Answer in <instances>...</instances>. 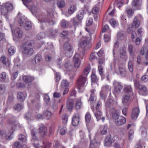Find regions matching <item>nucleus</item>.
I'll list each match as a JSON object with an SVG mask.
<instances>
[{"instance_id":"obj_1","label":"nucleus","mask_w":148,"mask_h":148,"mask_svg":"<svg viewBox=\"0 0 148 148\" xmlns=\"http://www.w3.org/2000/svg\"><path fill=\"white\" fill-rule=\"evenodd\" d=\"M34 43V41L32 40H29L23 43L22 47L23 53L28 57L33 55L34 51L33 46Z\"/></svg>"},{"instance_id":"obj_2","label":"nucleus","mask_w":148,"mask_h":148,"mask_svg":"<svg viewBox=\"0 0 148 148\" xmlns=\"http://www.w3.org/2000/svg\"><path fill=\"white\" fill-rule=\"evenodd\" d=\"M13 8L12 4L10 3H4L0 6V10L1 13L4 15H7L9 12L12 10Z\"/></svg>"},{"instance_id":"obj_3","label":"nucleus","mask_w":148,"mask_h":148,"mask_svg":"<svg viewBox=\"0 0 148 148\" xmlns=\"http://www.w3.org/2000/svg\"><path fill=\"white\" fill-rule=\"evenodd\" d=\"M88 81L87 77L82 75H80L77 80V85L79 90L83 89L86 86V84Z\"/></svg>"},{"instance_id":"obj_4","label":"nucleus","mask_w":148,"mask_h":148,"mask_svg":"<svg viewBox=\"0 0 148 148\" xmlns=\"http://www.w3.org/2000/svg\"><path fill=\"white\" fill-rule=\"evenodd\" d=\"M90 39L86 37H82L80 39V42L79 43V46L84 49V50L90 48L91 45L90 43Z\"/></svg>"},{"instance_id":"obj_5","label":"nucleus","mask_w":148,"mask_h":148,"mask_svg":"<svg viewBox=\"0 0 148 148\" xmlns=\"http://www.w3.org/2000/svg\"><path fill=\"white\" fill-rule=\"evenodd\" d=\"M31 131L32 137V141L34 147L36 148H38L39 143H38V139L36 136L37 132L36 131V130L34 129H32L31 130Z\"/></svg>"},{"instance_id":"obj_6","label":"nucleus","mask_w":148,"mask_h":148,"mask_svg":"<svg viewBox=\"0 0 148 148\" xmlns=\"http://www.w3.org/2000/svg\"><path fill=\"white\" fill-rule=\"evenodd\" d=\"M38 132L41 137H44L47 134V129L43 124H41L39 125Z\"/></svg>"},{"instance_id":"obj_7","label":"nucleus","mask_w":148,"mask_h":148,"mask_svg":"<svg viewBox=\"0 0 148 148\" xmlns=\"http://www.w3.org/2000/svg\"><path fill=\"white\" fill-rule=\"evenodd\" d=\"M84 12L83 11H81L79 12L78 14L76 17V19L78 20L77 21L75 18L73 19V24L75 26L78 25L79 23L81 22L84 17Z\"/></svg>"},{"instance_id":"obj_8","label":"nucleus","mask_w":148,"mask_h":148,"mask_svg":"<svg viewBox=\"0 0 148 148\" xmlns=\"http://www.w3.org/2000/svg\"><path fill=\"white\" fill-rule=\"evenodd\" d=\"M138 88L139 90V93H140L142 95H148V89L145 85L142 84L139 85Z\"/></svg>"},{"instance_id":"obj_9","label":"nucleus","mask_w":148,"mask_h":148,"mask_svg":"<svg viewBox=\"0 0 148 148\" xmlns=\"http://www.w3.org/2000/svg\"><path fill=\"white\" fill-rule=\"evenodd\" d=\"M113 84L114 86V92L117 93H120L122 89L123 86L120 83L116 81H114Z\"/></svg>"},{"instance_id":"obj_10","label":"nucleus","mask_w":148,"mask_h":148,"mask_svg":"<svg viewBox=\"0 0 148 148\" xmlns=\"http://www.w3.org/2000/svg\"><path fill=\"white\" fill-rule=\"evenodd\" d=\"M142 3V0H133L132 2V7L134 10H139Z\"/></svg>"},{"instance_id":"obj_11","label":"nucleus","mask_w":148,"mask_h":148,"mask_svg":"<svg viewBox=\"0 0 148 148\" xmlns=\"http://www.w3.org/2000/svg\"><path fill=\"white\" fill-rule=\"evenodd\" d=\"M80 57L78 53L75 54L73 57V60L75 68H77L80 65V62L79 60Z\"/></svg>"},{"instance_id":"obj_12","label":"nucleus","mask_w":148,"mask_h":148,"mask_svg":"<svg viewBox=\"0 0 148 148\" xmlns=\"http://www.w3.org/2000/svg\"><path fill=\"white\" fill-rule=\"evenodd\" d=\"M126 121L125 118L122 116H120L119 118L116 120L115 124L118 126H121L124 124Z\"/></svg>"},{"instance_id":"obj_13","label":"nucleus","mask_w":148,"mask_h":148,"mask_svg":"<svg viewBox=\"0 0 148 148\" xmlns=\"http://www.w3.org/2000/svg\"><path fill=\"white\" fill-rule=\"evenodd\" d=\"M139 112L140 110L138 108H134L131 115L132 118L134 120H136L138 117Z\"/></svg>"},{"instance_id":"obj_14","label":"nucleus","mask_w":148,"mask_h":148,"mask_svg":"<svg viewBox=\"0 0 148 148\" xmlns=\"http://www.w3.org/2000/svg\"><path fill=\"white\" fill-rule=\"evenodd\" d=\"M104 61V60L103 58H99L98 60L99 65H98V71H99V74L101 76L103 75V67L101 65V64H103Z\"/></svg>"},{"instance_id":"obj_15","label":"nucleus","mask_w":148,"mask_h":148,"mask_svg":"<svg viewBox=\"0 0 148 148\" xmlns=\"http://www.w3.org/2000/svg\"><path fill=\"white\" fill-rule=\"evenodd\" d=\"M124 92L126 94L132 95V89L131 85H125L123 88Z\"/></svg>"},{"instance_id":"obj_16","label":"nucleus","mask_w":148,"mask_h":148,"mask_svg":"<svg viewBox=\"0 0 148 148\" xmlns=\"http://www.w3.org/2000/svg\"><path fill=\"white\" fill-rule=\"evenodd\" d=\"M42 59V56L40 54H37L35 55L34 58L32 60V63L35 64L39 63L40 62Z\"/></svg>"},{"instance_id":"obj_17","label":"nucleus","mask_w":148,"mask_h":148,"mask_svg":"<svg viewBox=\"0 0 148 148\" xmlns=\"http://www.w3.org/2000/svg\"><path fill=\"white\" fill-rule=\"evenodd\" d=\"M73 101L71 99H68L66 103L67 109L70 111H71L73 108Z\"/></svg>"},{"instance_id":"obj_18","label":"nucleus","mask_w":148,"mask_h":148,"mask_svg":"<svg viewBox=\"0 0 148 148\" xmlns=\"http://www.w3.org/2000/svg\"><path fill=\"white\" fill-rule=\"evenodd\" d=\"M17 97L18 99L20 101H24L26 97V95L24 94L22 92H19L17 94Z\"/></svg>"},{"instance_id":"obj_19","label":"nucleus","mask_w":148,"mask_h":148,"mask_svg":"<svg viewBox=\"0 0 148 148\" xmlns=\"http://www.w3.org/2000/svg\"><path fill=\"white\" fill-rule=\"evenodd\" d=\"M112 117L113 119L116 120L117 119L119 118L121 116L119 115V110H116L114 108L112 109Z\"/></svg>"},{"instance_id":"obj_20","label":"nucleus","mask_w":148,"mask_h":148,"mask_svg":"<svg viewBox=\"0 0 148 148\" xmlns=\"http://www.w3.org/2000/svg\"><path fill=\"white\" fill-rule=\"evenodd\" d=\"M79 117L78 115H74L72 118V123L74 126H77L79 122Z\"/></svg>"},{"instance_id":"obj_21","label":"nucleus","mask_w":148,"mask_h":148,"mask_svg":"<svg viewBox=\"0 0 148 148\" xmlns=\"http://www.w3.org/2000/svg\"><path fill=\"white\" fill-rule=\"evenodd\" d=\"M99 144L97 143L95 139L91 140L90 144V148H99Z\"/></svg>"},{"instance_id":"obj_22","label":"nucleus","mask_w":148,"mask_h":148,"mask_svg":"<svg viewBox=\"0 0 148 148\" xmlns=\"http://www.w3.org/2000/svg\"><path fill=\"white\" fill-rule=\"evenodd\" d=\"M118 39L120 40L125 39L126 38L125 33L123 31H119L117 34Z\"/></svg>"},{"instance_id":"obj_23","label":"nucleus","mask_w":148,"mask_h":148,"mask_svg":"<svg viewBox=\"0 0 148 148\" xmlns=\"http://www.w3.org/2000/svg\"><path fill=\"white\" fill-rule=\"evenodd\" d=\"M23 80L27 83H30L34 80L33 77L29 75H24L23 77Z\"/></svg>"},{"instance_id":"obj_24","label":"nucleus","mask_w":148,"mask_h":148,"mask_svg":"<svg viewBox=\"0 0 148 148\" xmlns=\"http://www.w3.org/2000/svg\"><path fill=\"white\" fill-rule=\"evenodd\" d=\"M112 141L111 137L110 136H108L106 137L105 140V145L106 146H108L110 145Z\"/></svg>"},{"instance_id":"obj_25","label":"nucleus","mask_w":148,"mask_h":148,"mask_svg":"<svg viewBox=\"0 0 148 148\" xmlns=\"http://www.w3.org/2000/svg\"><path fill=\"white\" fill-rule=\"evenodd\" d=\"M1 61L4 64L7 66L10 64V61L4 56H3L1 58Z\"/></svg>"},{"instance_id":"obj_26","label":"nucleus","mask_w":148,"mask_h":148,"mask_svg":"<svg viewBox=\"0 0 148 148\" xmlns=\"http://www.w3.org/2000/svg\"><path fill=\"white\" fill-rule=\"evenodd\" d=\"M131 95L126 94L124 95L122 98V102L123 103L125 104L129 103V99Z\"/></svg>"},{"instance_id":"obj_27","label":"nucleus","mask_w":148,"mask_h":148,"mask_svg":"<svg viewBox=\"0 0 148 148\" xmlns=\"http://www.w3.org/2000/svg\"><path fill=\"white\" fill-rule=\"evenodd\" d=\"M14 34L17 37L21 38L23 36V32L19 28H17L15 30Z\"/></svg>"},{"instance_id":"obj_28","label":"nucleus","mask_w":148,"mask_h":148,"mask_svg":"<svg viewBox=\"0 0 148 148\" xmlns=\"http://www.w3.org/2000/svg\"><path fill=\"white\" fill-rule=\"evenodd\" d=\"M23 104L20 103H18L15 105L13 107L14 109L18 111H20L21 110L23 109Z\"/></svg>"},{"instance_id":"obj_29","label":"nucleus","mask_w":148,"mask_h":148,"mask_svg":"<svg viewBox=\"0 0 148 148\" xmlns=\"http://www.w3.org/2000/svg\"><path fill=\"white\" fill-rule=\"evenodd\" d=\"M140 21L138 20L137 18L135 17L133 20L132 26L135 28H138L140 25Z\"/></svg>"},{"instance_id":"obj_30","label":"nucleus","mask_w":148,"mask_h":148,"mask_svg":"<svg viewBox=\"0 0 148 148\" xmlns=\"http://www.w3.org/2000/svg\"><path fill=\"white\" fill-rule=\"evenodd\" d=\"M94 112L95 116L97 121H98L101 119V117L102 115V113L100 110H95Z\"/></svg>"},{"instance_id":"obj_31","label":"nucleus","mask_w":148,"mask_h":148,"mask_svg":"<svg viewBox=\"0 0 148 148\" xmlns=\"http://www.w3.org/2000/svg\"><path fill=\"white\" fill-rule=\"evenodd\" d=\"M44 114L47 119H51L52 116V113L51 112L47 110L44 111Z\"/></svg>"},{"instance_id":"obj_32","label":"nucleus","mask_w":148,"mask_h":148,"mask_svg":"<svg viewBox=\"0 0 148 148\" xmlns=\"http://www.w3.org/2000/svg\"><path fill=\"white\" fill-rule=\"evenodd\" d=\"M57 5L59 8H62L64 7L65 6L64 0H58Z\"/></svg>"},{"instance_id":"obj_33","label":"nucleus","mask_w":148,"mask_h":148,"mask_svg":"<svg viewBox=\"0 0 148 148\" xmlns=\"http://www.w3.org/2000/svg\"><path fill=\"white\" fill-rule=\"evenodd\" d=\"M8 123L12 125L13 127L16 126H20V124L18 122L15 120H9Z\"/></svg>"},{"instance_id":"obj_34","label":"nucleus","mask_w":148,"mask_h":148,"mask_svg":"<svg viewBox=\"0 0 148 148\" xmlns=\"http://www.w3.org/2000/svg\"><path fill=\"white\" fill-rule=\"evenodd\" d=\"M22 26L24 27V28L26 30L29 29L32 27L31 23L30 21H27L23 24Z\"/></svg>"},{"instance_id":"obj_35","label":"nucleus","mask_w":148,"mask_h":148,"mask_svg":"<svg viewBox=\"0 0 148 148\" xmlns=\"http://www.w3.org/2000/svg\"><path fill=\"white\" fill-rule=\"evenodd\" d=\"M119 73L122 77H124L126 75V72L125 69L122 67H119Z\"/></svg>"},{"instance_id":"obj_36","label":"nucleus","mask_w":148,"mask_h":148,"mask_svg":"<svg viewBox=\"0 0 148 148\" xmlns=\"http://www.w3.org/2000/svg\"><path fill=\"white\" fill-rule=\"evenodd\" d=\"M18 139L23 143H25L27 141V137L23 134H21L18 136Z\"/></svg>"},{"instance_id":"obj_37","label":"nucleus","mask_w":148,"mask_h":148,"mask_svg":"<svg viewBox=\"0 0 148 148\" xmlns=\"http://www.w3.org/2000/svg\"><path fill=\"white\" fill-rule=\"evenodd\" d=\"M76 9L77 8L76 6L73 5H72L68 10L69 15H70L73 14L76 10Z\"/></svg>"},{"instance_id":"obj_38","label":"nucleus","mask_w":148,"mask_h":148,"mask_svg":"<svg viewBox=\"0 0 148 148\" xmlns=\"http://www.w3.org/2000/svg\"><path fill=\"white\" fill-rule=\"evenodd\" d=\"M126 51V48L125 47H122L121 49L120 50V56L122 58H123L125 56Z\"/></svg>"},{"instance_id":"obj_39","label":"nucleus","mask_w":148,"mask_h":148,"mask_svg":"<svg viewBox=\"0 0 148 148\" xmlns=\"http://www.w3.org/2000/svg\"><path fill=\"white\" fill-rule=\"evenodd\" d=\"M64 50H73V48L71 45L69 43H65L64 45Z\"/></svg>"},{"instance_id":"obj_40","label":"nucleus","mask_w":148,"mask_h":148,"mask_svg":"<svg viewBox=\"0 0 148 148\" xmlns=\"http://www.w3.org/2000/svg\"><path fill=\"white\" fill-rule=\"evenodd\" d=\"M127 16L129 18L131 17L134 13V11L132 9L127 8L126 9Z\"/></svg>"},{"instance_id":"obj_41","label":"nucleus","mask_w":148,"mask_h":148,"mask_svg":"<svg viewBox=\"0 0 148 148\" xmlns=\"http://www.w3.org/2000/svg\"><path fill=\"white\" fill-rule=\"evenodd\" d=\"M121 146L119 142L114 143V147L115 148H121V146L123 147L124 145V141L123 139L121 141Z\"/></svg>"},{"instance_id":"obj_42","label":"nucleus","mask_w":148,"mask_h":148,"mask_svg":"<svg viewBox=\"0 0 148 148\" xmlns=\"http://www.w3.org/2000/svg\"><path fill=\"white\" fill-rule=\"evenodd\" d=\"M61 26L63 28H66L68 27V23L64 20H62L61 22Z\"/></svg>"},{"instance_id":"obj_43","label":"nucleus","mask_w":148,"mask_h":148,"mask_svg":"<svg viewBox=\"0 0 148 148\" xmlns=\"http://www.w3.org/2000/svg\"><path fill=\"white\" fill-rule=\"evenodd\" d=\"M73 51L71 50V49L70 51L64 50V53L66 56L67 57H70L72 55Z\"/></svg>"},{"instance_id":"obj_44","label":"nucleus","mask_w":148,"mask_h":148,"mask_svg":"<svg viewBox=\"0 0 148 148\" xmlns=\"http://www.w3.org/2000/svg\"><path fill=\"white\" fill-rule=\"evenodd\" d=\"M6 77V74L5 72H2L1 74H0V81H4Z\"/></svg>"},{"instance_id":"obj_45","label":"nucleus","mask_w":148,"mask_h":148,"mask_svg":"<svg viewBox=\"0 0 148 148\" xmlns=\"http://www.w3.org/2000/svg\"><path fill=\"white\" fill-rule=\"evenodd\" d=\"M49 35L54 36L57 35L58 33V31L56 29L51 30L49 31Z\"/></svg>"},{"instance_id":"obj_46","label":"nucleus","mask_w":148,"mask_h":148,"mask_svg":"<svg viewBox=\"0 0 148 148\" xmlns=\"http://www.w3.org/2000/svg\"><path fill=\"white\" fill-rule=\"evenodd\" d=\"M140 52L141 54L143 55L145 54V53H148V46H146L142 48Z\"/></svg>"},{"instance_id":"obj_47","label":"nucleus","mask_w":148,"mask_h":148,"mask_svg":"<svg viewBox=\"0 0 148 148\" xmlns=\"http://www.w3.org/2000/svg\"><path fill=\"white\" fill-rule=\"evenodd\" d=\"M90 71V68L88 67H87L85 68L83 73L82 75L87 77Z\"/></svg>"},{"instance_id":"obj_48","label":"nucleus","mask_w":148,"mask_h":148,"mask_svg":"<svg viewBox=\"0 0 148 148\" xmlns=\"http://www.w3.org/2000/svg\"><path fill=\"white\" fill-rule=\"evenodd\" d=\"M85 121L86 123H88L90 122V119L91 115L89 112H87L85 116Z\"/></svg>"},{"instance_id":"obj_49","label":"nucleus","mask_w":148,"mask_h":148,"mask_svg":"<svg viewBox=\"0 0 148 148\" xmlns=\"http://www.w3.org/2000/svg\"><path fill=\"white\" fill-rule=\"evenodd\" d=\"M128 67L130 71V72H132L133 71V66L132 61H129L128 63Z\"/></svg>"},{"instance_id":"obj_50","label":"nucleus","mask_w":148,"mask_h":148,"mask_svg":"<svg viewBox=\"0 0 148 148\" xmlns=\"http://www.w3.org/2000/svg\"><path fill=\"white\" fill-rule=\"evenodd\" d=\"M101 102L99 101L97 103V104L96 107L93 108L92 109L93 111L94 112H95V110H99V108L100 107H101Z\"/></svg>"},{"instance_id":"obj_51","label":"nucleus","mask_w":148,"mask_h":148,"mask_svg":"<svg viewBox=\"0 0 148 148\" xmlns=\"http://www.w3.org/2000/svg\"><path fill=\"white\" fill-rule=\"evenodd\" d=\"M45 36V33L42 32L38 34L37 36V38L38 39L40 40L43 38Z\"/></svg>"},{"instance_id":"obj_52","label":"nucleus","mask_w":148,"mask_h":148,"mask_svg":"<svg viewBox=\"0 0 148 148\" xmlns=\"http://www.w3.org/2000/svg\"><path fill=\"white\" fill-rule=\"evenodd\" d=\"M15 48L14 47H10L8 49L9 53L10 55H13L15 51Z\"/></svg>"},{"instance_id":"obj_53","label":"nucleus","mask_w":148,"mask_h":148,"mask_svg":"<svg viewBox=\"0 0 148 148\" xmlns=\"http://www.w3.org/2000/svg\"><path fill=\"white\" fill-rule=\"evenodd\" d=\"M108 127L107 126H105L101 131V133L102 135L106 134L107 132Z\"/></svg>"},{"instance_id":"obj_54","label":"nucleus","mask_w":148,"mask_h":148,"mask_svg":"<svg viewBox=\"0 0 148 148\" xmlns=\"http://www.w3.org/2000/svg\"><path fill=\"white\" fill-rule=\"evenodd\" d=\"M5 90V87L4 85H0V94H3Z\"/></svg>"},{"instance_id":"obj_55","label":"nucleus","mask_w":148,"mask_h":148,"mask_svg":"<svg viewBox=\"0 0 148 148\" xmlns=\"http://www.w3.org/2000/svg\"><path fill=\"white\" fill-rule=\"evenodd\" d=\"M82 104V103L81 100L80 99H78L77 101L76 104V108L77 109H79L81 107Z\"/></svg>"},{"instance_id":"obj_56","label":"nucleus","mask_w":148,"mask_h":148,"mask_svg":"<svg viewBox=\"0 0 148 148\" xmlns=\"http://www.w3.org/2000/svg\"><path fill=\"white\" fill-rule=\"evenodd\" d=\"M47 21L48 23H49L50 25H54L55 22L53 20H47V19H45L44 20H42L41 21V22L42 23L43 22H45Z\"/></svg>"},{"instance_id":"obj_57","label":"nucleus","mask_w":148,"mask_h":148,"mask_svg":"<svg viewBox=\"0 0 148 148\" xmlns=\"http://www.w3.org/2000/svg\"><path fill=\"white\" fill-rule=\"evenodd\" d=\"M141 80L145 82H147L148 81V75H145L143 76L141 78Z\"/></svg>"},{"instance_id":"obj_58","label":"nucleus","mask_w":148,"mask_h":148,"mask_svg":"<svg viewBox=\"0 0 148 148\" xmlns=\"http://www.w3.org/2000/svg\"><path fill=\"white\" fill-rule=\"evenodd\" d=\"M69 85L68 82L66 80H63L61 83L62 86L63 88L68 86Z\"/></svg>"},{"instance_id":"obj_59","label":"nucleus","mask_w":148,"mask_h":148,"mask_svg":"<svg viewBox=\"0 0 148 148\" xmlns=\"http://www.w3.org/2000/svg\"><path fill=\"white\" fill-rule=\"evenodd\" d=\"M111 90V88L109 86L105 85L103 87L102 91L107 92Z\"/></svg>"},{"instance_id":"obj_60","label":"nucleus","mask_w":148,"mask_h":148,"mask_svg":"<svg viewBox=\"0 0 148 148\" xmlns=\"http://www.w3.org/2000/svg\"><path fill=\"white\" fill-rule=\"evenodd\" d=\"M110 22L112 26L114 27L115 26H116V22L114 18L111 19L110 21Z\"/></svg>"},{"instance_id":"obj_61","label":"nucleus","mask_w":148,"mask_h":148,"mask_svg":"<svg viewBox=\"0 0 148 148\" xmlns=\"http://www.w3.org/2000/svg\"><path fill=\"white\" fill-rule=\"evenodd\" d=\"M134 134L133 130H130L129 132V138L130 140L133 138Z\"/></svg>"},{"instance_id":"obj_62","label":"nucleus","mask_w":148,"mask_h":148,"mask_svg":"<svg viewBox=\"0 0 148 148\" xmlns=\"http://www.w3.org/2000/svg\"><path fill=\"white\" fill-rule=\"evenodd\" d=\"M62 123H66L68 120V116L65 114H64L62 116Z\"/></svg>"},{"instance_id":"obj_63","label":"nucleus","mask_w":148,"mask_h":148,"mask_svg":"<svg viewBox=\"0 0 148 148\" xmlns=\"http://www.w3.org/2000/svg\"><path fill=\"white\" fill-rule=\"evenodd\" d=\"M112 141L114 143L119 142V137L117 136H115L112 139Z\"/></svg>"},{"instance_id":"obj_64","label":"nucleus","mask_w":148,"mask_h":148,"mask_svg":"<svg viewBox=\"0 0 148 148\" xmlns=\"http://www.w3.org/2000/svg\"><path fill=\"white\" fill-rule=\"evenodd\" d=\"M66 132V129L65 127H64L61 128L60 130V133L62 135H64Z\"/></svg>"}]
</instances>
